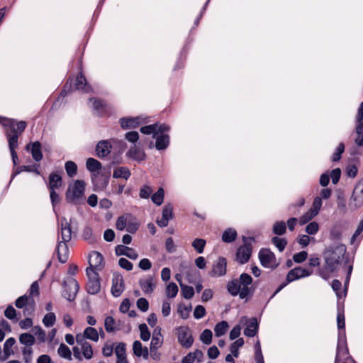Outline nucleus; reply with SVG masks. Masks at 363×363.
Masks as SVG:
<instances>
[{
  "instance_id": "1",
  "label": "nucleus",
  "mask_w": 363,
  "mask_h": 363,
  "mask_svg": "<svg viewBox=\"0 0 363 363\" xmlns=\"http://www.w3.org/2000/svg\"><path fill=\"white\" fill-rule=\"evenodd\" d=\"M346 252L345 245H338L335 247H330L324 252L325 267L319 269V274L324 279L329 278L330 273L335 271Z\"/></svg>"
},
{
  "instance_id": "2",
  "label": "nucleus",
  "mask_w": 363,
  "mask_h": 363,
  "mask_svg": "<svg viewBox=\"0 0 363 363\" xmlns=\"http://www.w3.org/2000/svg\"><path fill=\"white\" fill-rule=\"evenodd\" d=\"M252 283V278L246 273L240 274L239 279H235L228 282L227 290L228 293L235 296L239 295L241 299L252 296L254 290L249 286Z\"/></svg>"
},
{
  "instance_id": "3",
  "label": "nucleus",
  "mask_w": 363,
  "mask_h": 363,
  "mask_svg": "<svg viewBox=\"0 0 363 363\" xmlns=\"http://www.w3.org/2000/svg\"><path fill=\"white\" fill-rule=\"evenodd\" d=\"M85 182L83 180H76L70 184L66 191V200L72 204L80 203L84 198Z\"/></svg>"
},
{
  "instance_id": "4",
  "label": "nucleus",
  "mask_w": 363,
  "mask_h": 363,
  "mask_svg": "<svg viewBox=\"0 0 363 363\" xmlns=\"http://www.w3.org/2000/svg\"><path fill=\"white\" fill-rule=\"evenodd\" d=\"M243 245L240 246L236 253V259L238 262L243 264L247 262L251 257L252 247L251 242L255 241L253 237H242Z\"/></svg>"
},
{
  "instance_id": "5",
  "label": "nucleus",
  "mask_w": 363,
  "mask_h": 363,
  "mask_svg": "<svg viewBox=\"0 0 363 363\" xmlns=\"http://www.w3.org/2000/svg\"><path fill=\"white\" fill-rule=\"evenodd\" d=\"M86 275L89 281L86 284V291L89 294H96L100 291L101 284L99 274L91 268H86Z\"/></svg>"
},
{
  "instance_id": "6",
  "label": "nucleus",
  "mask_w": 363,
  "mask_h": 363,
  "mask_svg": "<svg viewBox=\"0 0 363 363\" xmlns=\"http://www.w3.org/2000/svg\"><path fill=\"white\" fill-rule=\"evenodd\" d=\"M259 258L263 267L274 269L279 266V263H276L274 254L269 249L261 250L259 253Z\"/></svg>"
},
{
  "instance_id": "7",
  "label": "nucleus",
  "mask_w": 363,
  "mask_h": 363,
  "mask_svg": "<svg viewBox=\"0 0 363 363\" xmlns=\"http://www.w3.org/2000/svg\"><path fill=\"white\" fill-rule=\"evenodd\" d=\"M178 341L185 348L192 346L194 338L188 327H179L178 329Z\"/></svg>"
},
{
  "instance_id": "8",
  "label": "nucleus",
  "mask_w": 363,
  "mask_h": 363,
  "mask_svg": "<svg viewBox=\"0 0 363 363\" xmlns=\"http://www.w3.org/2000/svg\"><path fill=\"white\" fill-rule=\"evenodd\" d=\"M312 273L313 271H310L301 267H297L292 269L288 272L286 277V281H287V283H290L298 279L308 277L311 274H312Z\"/></svg>"
},
{
  "instance_id": "9",
  "label": "nucleus",
  "mask_w": 363,
  "mask_h": 363,
  "mask_svg": "<svg viewBox=\"0 0 363 363\" xmlns=\"http://www.w3.org/2000/svg\"><path fill=\"white\" fill-rule=\"evenodd\" d=\"M79 289V284L75 279L69 280L68 284H66L65 286L62 296L67 300L72 301L74 300Z\"/></svg>"
},
{
  "instance_id": "10",
  "label": "nucleus",
  "mask_w": 363,
  "mask_h": 363,
  "mask_svg": "<svg viewBox=\"0 0 363 363\" xmlns=\"http://www.w3.org/2000/svg\"><path fill=\"white\" fill-rule=\"evenodd\" d=\"M124 290V281L121 274L114 275L112 280L111 294L113 296H121Z\"/></svg>"
},
{
  "instance_id": "11",
  "label": "nucleus",
  "mask_w": 363,
  "mask_h": 363,
  "mask_svg": "<svg viewBox=\"0 0 363 363\" xmlns=\"http://www.w3.org/2000/svg\"><path fill=\"white\" fill-rule=\"evenodd\" d=\"M227 261L224 257H219L217 262L213 264L212 271L210 272L212 277H220L226 274Z\"/></svg>"
},
{
  "instance_id": "12",
  "label": "nucleus",
  "mask_w": 363,
  "mask_h": 363,
  "mask_svg": "<svg viewBox=\"0 0 363 363\" xmlns=\"http://www.w3.org/2000/svg\"><path fill=\"white\" fill-rule=\"evenodd\" d=\"M115 252L117 256L125 255L131 259H136L138 257V254L132 248L122 245H117Z\"/></svg>"
},
{
  "instance_id": "13",
  "label": "nucleus",
  "mask_w": 363,
  "mask_h": 363,
  "mask_svg": "<svg viewBox=\"0 0 363 363\" xmlns=\"http://www.w3.org/2000/svg\"><path fill=\"white\" fill-rule=\"evenodd\" d=\"M111 145L108 140H101L96 147V155L99 157H104L111 152Z\"/></svg>"
},
{
  "instance_id": "14",
  "label": "nucleus",
  "mask_w": 363,
  "mask_h": 363,
  "mask_svg": "<svg viewBox=\"0 0 363 363\" xmlns=\"http://www.w3.org/2000/svg\"><path fill=\"white\" fill-rule=\"evenodd\" d=\"M103 261V255L97 251H93L89 255V267L88 268H91L92 270H94V269L97 268L102 264Z\"/></svg>"
},
{
  "instance_id": "15",
  "label": "nucleus",
  "mask_w": 363,
  "mask_h": 363,
  "mask_svg": "<svg viewBox=\"0 0 363 363\" xmlns=\"http://www.w3.org/2000/svg\"><path fill=\"white\" fill-rule=\"evenodd\" d=\"M61 235L62 239L61 242H67L72 238L70 223H68L65 218H63L61 221Z\"/></svg>"
},
{
  "instance_id": "16",
  "label": "nucleus",
  "mask_w": 363,
  "mask_h": 363,
  "mask_svg": "<svg viewBox=\"0 0 363 363\" xmlns=\"http://www.w3.org/2000/svg\"><path fill=\"white\" fill-rule=\"evenodd\" d=\"M57 254L58 260L62 263H65L68 259V247L67 242H59L57 247Z\"/></svg>"
},
{
  "instance_id": "17",
  "label": "nucleus",
  "mask_w": 363,
  "mask_h": 363,
  "mask_svg": "<svg viewBox=\"0 0 363 363\" xmlns=\"http://www.w3.org/2000/svg\"><path fill=\"white\" fill-rule=\"evenodd\" d=\"M32 145L31 148V155L34 160L36 162H39L43 158V154L41 152V144L40 142L36 141L33 143L28 144L26 145V149L28 150L29 146Z\"/></svg>"
},
{
  "instance_id": "18",
  "label": "nucleus",
  "mask_w": 363,
  "mask_h": 363,
  "mask_svg": "<svg viewBox=\"0 0 363 363\" xmlns=\"http://www.w3.org/2000/svg\"><path fill=\"white\" fill-rule=\"evenodd\" d=\"M156 143L155 147L158 150L166 149L169 144V136L167 134H161L158 136L155 135Z\"/></svg>"
},
{
  "instance_id": "19",
  "label": "nucleus",
  "mask_w": 363,
  "mask_h": 363,
  "mask_svg": "<svg viewBox=\"0 0 363 363\" xmlns=\"http://www.w3.org/2000/svg\"><path fill=\"white\" fill-rule=\"evenodd\" d=\"M92 181L96 189L104 190L108 184V176L102 174L99 177L94 174V177L92 178Z\"/></svg>"
},
{
  "instance_id": "20",
  "label": "nucleus",
  "mask_w": 363,
  "mask_h": 363,
  "mask_svg": "<svg viewBox=\"0 0 363 363\" xmlns=\"http://www.w3.org/2000/svg\"><path fill=\"white\" fill-rule=\"evenodd\" d=\"M258 330V323L257 319L253 318L250 320V323L244 330V334L247 337H254Z\"/></svg>"
},
{
  "instance_id": "21",
  "label": "nucleus",
  "mask_w": 363,
  "mask_h": 363,
  "mask_svg": "<svg viewBox=\"0 0 363 363\" xmlns=\"http://www.w3.org/2000/svg\"><path fill=\"white\" fill-rule=\"evenodd\" d=\"M363 205V195L359 194L354 191L352 192L350 201V207L352 209H357Z\"/></svg>"
},
{
  "instance_id": "22",
  "label": "nucleus",
  "mask_w": 363,
  "mask_h": 363,
  "mask_svg": "<svg viewBox=\"0 0 363 363\" xmlns=\"http://www.w3.org/2000/svg\"><path fill=\"white\" fill-rule=\"evenodd\" d=\"M62 183V177L56 173H51L49 176V188L50 190L58 189Z\"/></svg>"
},
{
  "instance_id": "23",
  "label": "nucleus",
  "mask_w": 363,
  "mask_h": 363,
  "mask_svg": "<svg viewBox=\"0 0 363 363\" xmlns=\"http://www.w3.org/2000/svg\"><path fill=\"white\" fill-rule=\"evenodd\" d=\"M120 123L123 129L135 128L140 124L138 118H123L120 120Z\"/></svg>"
},
{
  "instance_id": "24",
  "label": "nucleus",
  "mask_w": 363,
  "mask_h": 363,
  "mask_svg": "<svg viewBox=\"0 0 363 363\" xmlns=\"http://www.w3.org/2000/svg\"><path fill=\"white\" fill-rule=\"evenodd\" d=\"M152 281L153 278L152 277H148L145 280H140V286L145 293L151 294L153 291L155 285L153 284Z\"/></svg>"
},
{
  "instance_id": "25",
  "label": "nucleus",
  "mask_w": 363,
  "mask_h": 363,
  "mask_svg": "<svg viewBox=\"0 0 363 363\" xmlns=\"http://www.w3.org/2000/svg\"><path fill=\"white\" fill-rule=\"evenodd\" d=\"M126 155L128 157L135 160H143L145 156V153L136 147L135 145L131 147Z\"/></svg>"
},
{
  "instance_id": "26",
  "label": "nucleus",
  "mask_w": 363,
  "mask_h": 363,
  "mask_svg": "<svg viewBox=\"0 0 363 363\" xmlns=\"http://www.w3.org/2000/svg\"><path fill=\"white\" fill-rule=\"evenodd\" d=\"M75 88L77 90H84L85 92L89 91V87L87 86L86 78L82 73L79 74L76 78Z\"/></svg>"
},
{
  "instance_id": "27",
  "label": "nucleus",
  "mask_w": 363,
  "mask_h": 363,
  "mask_svg": "<svg viewBox=\"0 0 363 363\" xmlns=\"http://www.w3.org/2000/svg\"><path fill=\"white\" fill-rule=\"evenodd\" d=\"M130 176V172L128 168L125 167H120L116 168L113 173V178H123L128 179Z\"/></svg>"
},
{
  "instance_id": "28",
  "label": "nucleus",
  "mask_w": 363,
  "mask_h": 363,
  "mask_svg": "<svg viewBox=\"0 0 363 363\" xmlns=\"http://www.w3.org/2000/svg\"><path fill=\"white\" fill-rule=\"evenodd\" d=\"M20 135L15 131L6 133L10 150H14L18 147V139Z\"/></svg>"
},
{
  "instance_id": "29",
  "label": "nucleus",
  "mask_w": 363,
  "mask_h": 363,
  "mask_svg": "<svg viewBox=\"0 0 363 363\" xmlns=\"http://www.w3.org/2000/svg\"><path fill=\"white\" fill-rule=\"evenodd\" d=\"M237 232L233 228L226 229L222 235V240L225 242H232L237 238Z\"/></svg>"
},
{
  "instance_id": "30",
  "label": "nucleus",
  "mask_w": 363,
  "mask_h": 363,
  "mask_svg": "<svg viewBox=\"0 0 363 363\" xmlns=\"http://www.w3.org/2000/svg\"><path fill=\"white\" fill-rule=\"evenodd\" d=\"M87 169L91 172L100 170L102 167L101 163L94 158H88L86 162Z\"/></svg>"
},
{
  "instance_id": "31",
  "label": "nucleus",
  "mask_w": 363,
  "mask_h": 363,
  "mask_svg": "<svg viewBox=\"0 0 363 363\" xmlns=\"http://www.w3.org/2000/svg\"><path fill=\"white\" fill-rule=\"evenodd\" d=\"M16 343V340L13 337H9L5 342L4 345V352L5 359L8 358L11 354L13 353L12 347Z\"/></svg>"
},
{
  "instance_id": "32",
  "label": "nucleus",
  "mask_w": 363,
  "mask_h": 363,
  "mask_svg": "<svg viewBox=\"0 0 363 363\" xmlns=\"http://www.w3.org/2000/svg\"><path fill=\"white\" fill-rule=\"evenodd\" d=\"M35 337L30 333H23L19 337V341L22 345L32 346L35 343Z\"/></svg>"
},
{
  "instance_id": "33",
  "label": "nucleus",
  "mask_w": 363,
  "mask_h": 363,
  "mask_svg": "<svg viewBox=\"0 0 363 363\" xmlns=\"http://www.w3.org/2000/svg\"><path fill=\"white\" fill-rule=\"evenodd\" d=\"M228 328V324L226 321H221L217 323L215 326L214 330L216 336L220 337L223 335Z\"/></svg>"
},
{
  "instance_id": "34",
  "label": "nucleus",
  "mask_w": 363,
  "mask_h": 363,
  "mask_svg": "<svg viewBox=\"0 0 363 363\" xmlns=\"http://www.w3.org/2000/svg\"><path fill=\"white\" fill-rule=\"evenodd\" d=\"M164 195V189L162 188H159V189L152 194L151 199L155 204L160 206L163 203Z\"/></svg>"
},
{
  "instance_id": "35",
  "label": "nucleus",
  "mask_w": 363,
  "mask_h": 363,
  "mask_svg": "<svg viewBox=\"0 0 363 363\" xmlns=\"http://www.w3.org/2000/svg\"><path fill=\"white\" fill-rule=\"evenodd\" d=\"M84 337L93 341H98L99 334L97 330L92 327H87L84 331Z\"/></svg>"
},
{
  "instance_id": "36",
  "label": "nucleus",
  "mask_w": 363,
  "mask_h": 363,
  "mask_svg": "<svg viewBox=\"0 0 363 363\" xmlns=\"http://www.w3.org/2000/svg\"><path fill=\"white\" fill-rule=\"evenodd\" d=\"M65 168L67 175L69 177H73L76 175L77 172V166L72 161H67L65 164Z\"/></svg>"
},
{
  "instance_id": "37",
  "label": "nucleus",
  "mask_w": 363,
  "mask_h": 363,
  "mask_svg": "<svg viewBox=\"0 0 363 363\" xmlns=\"http://www.w3.org/2000/svg\"><path fill=\"white\" fill-rule=\"evenodd\" d=\"M58 354L63 358L67 359L68 360L72 359V353L69 350V348L65 345L64 343H62L59 348H58Z\"/></svg>"
},
{
  "instance_id": "38",
  "label": "nucleus",
  "mask_w": 363,
  "mask_h": 363,
  "mask_svg": "<svg viewBox=\"0 0 363 363\" xmlns=\"http://www.w3.org/2000/svg\"><path fill=\"white\" fill-rule=\"evenodd\" d=\"M181 290L182 296L186 299H190L194 295V290L192 286H189L187 285H185L184 284H181Z\"/></svg>"
},
{
  "instance_id": "39",
  "label": "nucleus",
  "mask_w": 363,
  "mask_h": 363,
  "mask_svg": "<svg viewBox=\"0 0 363 363\" xmlns=\"http://www.w3.org/2000/svg\"><path fill=\"white\" fill-rule=\"evenodd\" d=\"M243 345L244 340L242 338H239L230 345V350L234 357H237L238 356V350L240 347H242Z\"/></svg>"
},
{
  "instance_id": "40",
  "label": "nucleus",
  "mask_w": 363,
  "mask_h": 363,
  "mask_svg": "<svg viewBox=\"0 0 363 363\" xmlns=\"http://www.w3.org/2000/svg\"><path fill=\"white\" fill-rule=\"evenodd\" d=\"M192 247L195 249V250L198 253H202L203 252L205 245H206V240L202 238H196L192 242Z\"/></svg>"
},
{
  "instance_id": "41",
  "label": "nucleus",
  "mask_w": 363,
  "mask_h": 363,
  "mask_svg": "<svg viewBox=\"0 0 363 363\" xmlns=\"http://www.w3.org/2000/svg\"><path fill=\"white\" fill-rule=\"evenodd\" d=\"M213 334L211 330L205 329L200 335V340L205 345H210L212 342Z\"/></svg>"
},
{
  "instance_id": "42",
  "label": "nucleus",
  "mask_w": 363,
  "mask_h": 363,
  "mask_svg": "<svg viewBox=\"0 0 363 363\" xmlns=\"http://www.w3.org/2000/svg\"><path fill=\"white\" fill-rule=\"evenodd\" d=\"M178 293V286L174 282L169 283L166 288V295L167 297L174 298Z\"/></svg>"
},
{
  "instance_id": "43",
  "label": "nucleus",
  "mask_w": 363,
  "mask_h": 363,
  "mask_svg": "<svg viewBox=\"0 0 363 363\" xmlns=\"http://www.w3.org/2000/svg\"><path fill=\"white\" fill-rule=\"evenodd\" d=\"M273 244L279 249L280 252H282L287 245V241L285 238H280L279 237H274L272 239Z\"/></svg>"
},
{
  "instance_id": "44",
  "label": "nucleus",
  "mask_w": 363,
  "mask_h": 363,
  "mask_svg": "<svg viewBox=\"0 0 363 363\" xmlns=\"http://www.w3.org/2000/svg\"><path fill=\"white\" fill-rule=\"evenodd\" d=\"M115 320L111 316H108L105 319L104 327L108 333L114 332L116 328L115 327Z\"/></svg>"
},
{
  "instance_id": "45",
  "label": "nucleus",
  "mask_w": 363,
  "mask_h": 363,
  "mask_svg": "<svg viewBox=\"0 0 363 363\" xmlns=\"http://www.w3.org/2000/svg\"><path fill=\"white\" fill-rule=\"evenodd\" d=\"M286 230V224L283 221L275 223L273 227V233L279 235L284 234Z\"/></svg>"
},
{
  "instance_id": "46",
  "label": "nucleus",
  "mask_w": 363,
  "mask_h": 363,
  "mask_svg": "<svg viewBox=\"0 0 363 363\" xmlns=\"http://www.w3.org/2000/svg\"><path fill=\"white\" fill-rule=\"evenodd\" d=\"M139 330L140 332V338L143 341H147L150 337V333L145 323H142L139 325Z\"/></svg>"
},
{
  "instance_id": "47",
  "label": "nucleus",
  "mask_w": 363,
  "mask_h": 363,
  "mask_svg": "<svg viewBox=\"0 0 363 363\" xmlns=\"http://www.w3.org/2000/svg\"><path fill=\"white\" fill-rule=\"evenodd\" d=\"M191 310V305L186 306L183 304H179L178 306V313L183 319H186L189 315V312Z\"/></svg>"
},
{
  "instance_id": "48",
  "label": "nucleus",
  "mask_w": 363,
  "mask_h": 363,
  "mask_svg": "<svg viewBox=\"0 0 363 363\" xmlns=\"http://www.w3.org/2000/svg\"><path fill=\"white\" fill-rule=\"evenodd\" d=\"M43 322L46 327L52 326L55 322V313H49L46 314L43 318Z\"/></svg>"
},
{
  "instance_id": "49",
  "label": "nucleus",
  "mask_w": 363,
  "mask_h": 363,
  "mask_svg": "<svg viewBox=\"0 0 363 363\" xmlns=\"http://www.w3.org/2000/svg\"><path fill=\"white\" fill-rule=\"evenodd\" d=\"M162 218L167 219H172L173 218V207L170 203L164 206L162 210Z\"/></svg>"
},
{
  "instance_id": "50",
  "label": "nucleus",
  "mask_w": 363,
  "mask_h": 363,
  "mask_svg": "<svg viewBox=\"0 0 363 363\" xmlns=\"http://www.w3.org/2000/svg\"><path fill=\"white\" fill-rule=\"evenodd\" d=\"M342 233L338 227H333L330 233V237L332 240L339 241L341 240Z\"/></svg>"
},
{
  "instance_id": "51",
  "label": "nucleus",
  "mask_w": 363,
  "mask_h": 363,
  "mask_svg": "<svg viewBox=\"0 0 363 363\" xmlns=\"http://www.w3.org/2000/svg\"><path fill=\"white\" fill-rule=\"evenodd\" d=\"M82 350L83 355L86 359H89L92 357L93 351L91 345L89 343H84Z\"/></svg>"
},
{
  "instance_id": "52",
  "label": "nucleus",
  "mask_w": 363,
  "mask_h": 363,
  "mask_svg": "<svg viewBox=\"0 0 363 363\" xmlns=\"http://www.w3.org/2000/svg\"><path fill=\"white\" fill-rule=\"evenodd\" d=\"M322 200L321 198L317 196L314 199L312 208L310 209L314 214L317 215L321 208Z\"/></svg>"
},
{
  "instance_id": "53",
  "label": "nucleus",
  "mask_w": 363,
  "mask_h": 363,
  "mask_svg": "<svg viewBox=\"0 0 363 363\" xmlns=\"http://www.w3.org/2000/svg\"><path fill=\"white\" fill-rule=\"evenodd\" d=\"M358 128L359 125H357L355 129L357 137L354 141L358 146H363V126L361 127L360 130H359Z\"/></svg>"
},
{
  "instance_id": "54",
  "label": "nucleus",
  "mask_w": 363,
  "mask_h": 363,
  "mask_svg": "<svg viewBox=\"0 0 363 363\" xmlns=\"http://www.w3.org/2000/svg\"><path fill=\"white\" fill-rule=\"evenodd\" d=\"M27 125V123L26 121H21L16 123V128H13V125L11 126V132L15 131L16 133L18 135H21L22 133L24 131Z\"/></svg>"
},
{
  "instance_id": "55",
  "label": "nucleus",
  "mask_w": 363,
  "mask_h": 363,
  "mask_svg": "<svg viewBox=\"0 0 363 363\" xmlns=\"http://www.w3.org/2000/svg\"><path fill=\"white\" fill-rule=\"evenodd\" d=\"M137 307L143 312H146L149 308V303L145 298H140L137 301Z\"/></svg>"
},
{
  "instance_id": "56",
  "label": "nucleus",
  "mask_w": 363,
  "mask_h": 363,
  "mask_svg": "<svg viewBox=\"0 0 363 363\" xmlns=\"http://www.w3.org/2000/svg\"><path fill=\"white\" fill-rule=\"evenodd\" d=\"M28 302V297L26 295L18 297L15 302V305L18 308H23L26 306Z\"/></svg>"
},
{
  "instance_id": "57",
  "label": "nucleus",
  "mask_w": 363,
  "mask_h": 363,
  "mask_svg": "<svg viewBox=\"0 0 363 363\" xmlns=\"http://www.w3.org/2000/svg\"><path fill=\"white\" fill-rule=\"evenodd\" d=\"M308 257V252L306 251H301L298 253L295 254L293 256V259L296 263H302L304 262Z\"/></svg>"
},
{
  "instance_id": "58",
  "label": "nucleus",
  "mask_w": 363,
  "mask_h": 363,
  "mask_svg": "<svg viewBox=\"0 0 363 363\" xmlns=\"http://www.w3.org/2000/svg\"><path fill=\"white\" fill-rule=\"evenodd\" d=\"M115 353L117 358L125 356V344L123 342L118 344L115 348Z\"/></svg>"
},
{
  "instance_id": "59",
  "label": "nucleus",
  "mask_w": 363,
  "mask_h": 363,
  "mask_svg": "<svg viewBox=\"0 0 363 363\" xmlns=\"http://www.w3.org/2000/svg\"><path fill=\"white\" fill-rule=\"evenodd\" d=\"M206 315V309L201 305H198L196 306L194 311V316L196 319H200L203 318Z\"/></svg>"
},
{
  "instance_id": "60",
  "label": "nucleus",
  "mask_w": 363,
  "mask_h": 363,
  "mask_svg": "<svg viewBox=\"0 0 363 363\" xmlns=\"http://www.w3.org/2000/svg\"><path fill=\"white\" fill-rule=\"evenodd\" d=\"M34 334L37 336L38 339L41 342L45 341V333L39 326H35L33 328Z\"/></svg>"
},
{
  "instance_id": "61",
  "label": "nucleus",
  "mask_w": 363,
  "mask_h": 363,
  "mask_svg": "<svg viewBox=\"0 0 363 363\" xmlns=\"http://www.w3.org/2000/svg\"><path fill=\"white\" fill-rule=\"evenodd\" d=\"M315 216V214H314L312 211L309 210L300 218V224H306V223L312 220Z\"/></svg>"
},
{
  "instance_id": "62",
  "label": "nucleus",
  "mask_w": 363,
  "mask_h": 363,
  "mask_svg": "<svg viewBox=\"0 0 363 363\" xmlns=\"http://www.w3.org/2000/svg\"><path fill=\"white\" fill-rule=\"evenodd\" d=\"M319 226L316 222H311L306 227V232L308 234L313 235L315 234L318 230Z\"/></svg>"
},
{
  "instance_id": "63",
  "label": "nucleus",
  "mask_w": 363,
  "mask_h": 363,
  "mask_svg": "<svg viewBox=\"0 0 363 363\" xmlns=\"http://www.w3.org/2000/svg\"><path fill=\"white\" fill-rule=\"evenodd\" d=\"M118 264L121 268L125 269L127 271L132 270L133 267V264L125 258H121L118 261Z\"/></svg>"
},
{
  "instance_id": "64",
  "label": "nucleus",
  "mask_w": 363,
  "mask_h": 363,
  "mask_svg": "<svg viewBox=\"0 0 363 363\" xmlns=\"http://www.w3.org/2000/svg\"><path fill=\"white\" fill-rule=\"evenodd\" d=\"M357 123L359 125V130L361 129V127L363 126V102L361 103L360 106L358 110V113L357 116Z\"/></svg>"
}]
</instances>
